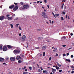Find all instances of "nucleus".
Wrapping results in <instances>:
<instances>
[{"mask_svg": "<svg viewBox=\"0 0 74 74\" xmlns=\"http://www.w3.org/2000/svg\"><path fill=\"white\" fill-rule=\"evenodd\" d=\"M29 70H32V67L29 66Z\"/></svg>", "mask_w": 74, "mask_h": 74, "instance_id": "nucleus-34", "label": "nucleus"}, {"mask_svg": "<svg viewBox=\"0 0 74 74\" xmlns=\"http://www.w3.org/2000/svg\"><path fill=\"white\" fill-rule=\"evenodd\" d=\"M71 68H74V66H71Z\"/></svg>", "mask_w": 74, "mask_h": 74, "instance_id": "nucleus-58", "label": "nucleus"}, {"mask_svg": "<svg viewBox=\"0 0 74 74\" xmlns=\"http://www.w3.org/2000/svg\"><path fill=\"white\" fill-rule=\"evenodd\" d=\"M66 0H63L62 1V2H66Z\"/></svg>", "mask_w": 74, "mask_h": 74, "instance_id": "nucleus-37", "label": "nucleus"}, {"mask_svg": "<svg viewBox=\"0 0 74 74\" xmlns=\"http://www.w3.org/2000/svg\"><path fill=\"white\" fill-rule=\"evenodd\" d=\"M43 56H45V52H43Z\"/></svg>", "mask_w": 74, "mask_h": 74, "instance_id": "nucleus-33", "label": "nucleus"}, {"mask_svg": "<svg viewBox=\"0 0 74 74\" xmlns=\"http://www.w3.org/2000/svg\"><path fill=\"white\" fill-rule=\"evenodd\" d=\"M42 38H41V37H39V38H38V39H40H40H41Z\"/></svg>", "mask_w": 74, "mask_h": 74, "instance_id": "nucleus-56", "label": "nucleus"}, {"mask_svg": "<svg viewBox=\"0 0 74 74\" xmlns=\"http://www.w3.org/2000/svg\"><path fill=\"white\" fill-rule=\"evenodd\" d=\"M56 69L57 70H59V69H60V68H59V66H58L57 67H56Z\"/></svg>", "mask_w": 74, "mask_h": 74, "instance_id": "nucleus-22", "label": "nucleus"}, {"mask_svg": "<svg viewBox=\"0 0 74 74\" xmlns=\"http://www.w3.org/2000/svg\"><path fill=\"white\" fill-rule=\"evenodd\" d=\"M63 56H66V54H63Z\"/></svg>", "mask_w": 74, "mask_h": 74, "instance_id": "nucleus-45", "label": "nucleus"}, {"mask_svg": "<svg viewBox=\"0 0 74 74\" xmlns=\"http://www.w3.org/2000/svg\"><path fill=\"white\" fill-rule=\"evenodd\" d=\"M57 66H58L59 67H61V65H60V64H59V63H58V62H57Z\"/></svg>", "mask_w": 74, "mask_h": 74, "instance_id": "nucleus-13", "label": "nucleus"}, {"mask_svg": "<svg viewBox=\"0 0 74 74\" xmlns=\"http://www.w3.org/2000/svg\"><path fill=\"white\" fill-rule=\"evenodd\" d=\"M62 14H63V15H65V14H66L65 12H62Z\"/></svg>", "mask_w": 74, "mask_h": 74, "instance_id": "nucleus-39", "label": "nucleus"}, {"mask_svg": "<svg viewBox=\"0 0 74 74\" xmlns=\"http://www.w3.org/2000/svg\"><path fill=\"white\" fill-rule=\"evenodd\" d=\"M2 7H3V5H1L0 6L1 8H2Z\"/></svg>", "mask_w": 74, "mask_h": 74, "instance_id": "nucleus-53", "label": "nucleus"}, {"mask_svg": "<svg viewBox=\"0 0 74 74\" xmlns=\"http://www.w3.org/2000/svg\"><path fill=\"white\" fill-rule=\"evenodd\" d=\"M18 28L20 30H22V28H21V27L20 26L18 27Z\"/></svg>", "mask_w": 74, "mask_h": 74, "instance_id": "nucleus-30", "label": "nucleus"}, {"mask_svg": "<svg viewBox=\"0 0 74 74\" xmlns=\"http://www.w3.org/2000/svg\"><path fill=\"white\" fill-rule=\"evenodd\" d=\"M37 30H38V31L41 30V29H37Z\"/></svg>", "mask_w": 74, "mask_h": 74, "instance_id": "nucleus-48", "label": "nucleus"}, {"mask_svg": "<svg viewBox=\"0 0 74 74\" xmlns=\"http://www.w3.org/2000/svg\"><path fill=\"white\" fill-rule=\"evenodd\" d=\"M69 55H70V54L69 53H66L67 56H68Z\"/></svg>", "mask_w": 74, "mask_h": 74, "instance_id": "nucleus-44", "label": "nucleus"}, {"mask_svg": "<svg viewBox=\"0 0 74 74\" xmlns=\"http://www.w3.org/2000/svg\"><path fill=\"white\" fill-rule=\"evenodd\" d=\"M14 4H15V5H17V4H18V3L15 2L14 3Z\"/></svg>", "mask_w": 74, "mask_h": 74, "instance_id": "nucleus-36", "label": "nucleus"}, {"mask_svg": "<svg viewBox=\"0 0 74 74\" xmlns=\"http://www.w3.org/2000/svg\"><path fill=\"white\" fill-rule=\"evenodd\" d=\"M8 19H12V18L10 17H8Z\"/></svg>", "mask_w": 74, "mask_h": 74, "instance_id": "nucleus-42", "label": "nucleus"}, {"mask_svg": "<svg viewBox=\"0 0 74 74\" xmlns=\"http://www.w3.org/2000/svg\"><path fill=\"white\" fill-rule=\"evenodd\" d=\"M39 47H35V49H39Z\"/></svg>", "mask_w": 74, "mask_h": 74, "instance_id": "nucleus-54", "label": "nucleus"}, {"mask_svg": "<svg viewBox=\"0 0 74 74\" xmlns=\"http://www.w3.org/2000/svg\"><path fill=\"white\" fill-rule=\"evenodd\" d=\"M19 36H21V34L20 33L19 34Z\"/></svg>", "mask_w": 74, "mask_h": 74, "instance_id": "nucleus-62", "label": "nucleus"}, {"mask_svg": "<svg viewBox=\"0 0 74 74\" xmlns=\"http://www.w3.org/2000/svg\"><path fill=\"white\" fill-rule=\"evenodd\" d=\"M62 48H60L59 49L60 51H62Z\"/></svg>", "mask_w": 74, "mask_h": 74, "instance_id": "nucleus-51", "label": "nucleus"}, {"mask_svg": "<svg viewBox=\"0 0 74 74\" xmlns=\"http://www.w3.org/2000/svg\"><path fill=\"white\" fill-rule=\"evenodd\" d=\"M37 3H40V1H37Z\"/></svg>", "mask_w": 74, "mask_h": 74, "instance_id": "nucleus-64", "label": "nucleus"}, {"mask_svg": "<svg viewBox=\"0 0 74 74\" xmlns=\"http://www.w3.org/2000/svg\"><path fill=\"white\" fill-rule=\"evenodd\" d=\"M73 55H71V58H73Z\"/></svg>", "mask_w": 74, "mask_h": 74, "instance_id": "nucleus-43", "label": "nucleus"}, {"mask_svg": "<svg viewBox=\"0 0 74 74\" xmlns=\"http://www.w3.org/2000/svg\"><path fill=\"white\" fill-rule=\"evenodd\" d=\"M70 35L71 36H72L73 35V34L72 33H71L70 34Z\"/></svg>", "mask_w": 74, "mask_h": 74, "instance_id": "nucleus-46", "label": "nucleus"}, {"mask_svg": "<svg viewBox=\"0 0 74 74\" xmlns=\"http://www.w3.org/2000/svg\"><path fill=\"white\" fill-rule=\"evenodd\" d=\"M2 47H3V45H0V49H1V50H2Z\"/></svg>", "mask_w": 74, "mask_h": 74, "instance_id": "nucleus-16", "label": "nucleus"}, {"mask_svg": "<svg viewBox=\"0 0 74 74\" xmlns=\"http://www.w3.org/2000/svg\"><path fill=\"white\" fill-rule=\"evenodd\" d=\"M66 37L65 36H63L62 37V38L61 39V40H62V39H63V38H64V39L66 38Z\"/></svg>", "mask_w": 74, "mask_h": 74, "instance_id": "nucleus-24", "label": "nucleus"}, {"mask_svg": "<svg viewBox=\"0 0 74 74\" xmlns=\"http://www.w3.org/2000/svg\"><path fill=\"white\" fill-rule=\"evenodd\" d=\"M44 2L46 4L47 3V0H44Z\"/></svg>", "mask_w": 74, "mask_h": 74, "instance_id": "nucleus-28", "label": "nucleus"}, {"mask_svg": "<svg viewBox=\"0 0 74 74\" xmlns=\"http://www.w3.org/2000/svg\"><path fill=\"white\" fill-rule=\"evenodd\" d=\"M18 6L17 5L15 6L14 8L13 9V10H14V11H16V10H18Z\"/></svg>", "mask_w": 74, "mask_h": 74, "instance_id": "nucleus-5", "label": "nucleus"}, {"mask_svg": "<svg viewBox=\"0 0 74 74\" xmlns=\"http://www.w3.org/2000/svg\"><path fill=\"white\" fill-rule=\"evenodd\" d=\"M52 14L53 15V16H54L55 17V14H54V13H53V12H52Z\"/></svg>", "mask_w": 74, "mask_h": 74, "instance_id": "nucleus-31", "label": "nucleus"}, {"mask_svg": "<svg viewBox=\"0 0 74 74\" xmlns=\"http://www.w3.org/2000/svg\"><path fill=\"white\" fill-rule=\"evenodd\" d=\"M42 14L43 17H44V18H45L46 17V14L44 12H42Z\"/></svg>", "mask_w": 74, "mask_h": 74, "instance_id": "nucleus-3", "label": "nucleus"}, {"mask_svg": "<svg viewBox=\"0 0 74 74\" xmlns=\"http://www.w3.org/2000/svg\"><path fill=\"white\" fill-rule=\"evenodd\" d=\"M55 16H56L57 17L58 16H59V14H56L55 15Z\"/></svg>", "mask_w": 74, "mask_h": 74, "instance_id": "nucleus-18", "label": "nucleus"}, {"mask_svg": "<svg viewBox=\"0 0 74 74\" xmlns=\"http://www.w3.org/2000/svg\"><path fill=\"white\" fill-rule=\"evenodd\" d=\"M6 60H9V58H6Z\"/></svg>", "mask_w": 74, "mask_h": 74, "instance_id": "nucleus-38", "label": "nucleus"}, {"mask_svg": "<svg viewBox=\"0 0 74 74\" xmlns=\"http://www.w3.org/2000/svg\"><path fill=\"white\" fill-rule=\"evenodd\" d=\"M23 7L24 8H22L23 10H24L25 8H26V9H27L29 8V5H23Z\"/></svg>", "mask_w": 74, "mask_h": 74, "instance_id": "nucleus-2", "label": "nucleus"}, {"mask_svg": "<svg viewBox=\"0 0 74 74\" xmlns=\"http://www.w3.org/2000/svg\"><path fill=\"white\" fill-rule=\"evenodd\" d=\"M4 59L3 58H0V62H4Z\"/></svg>", "mask_w": 74, "mask_h": 74, "instance_id": "nucleus-11", "label": "nucleus"}, {"mask_svg": "<svg viewBox=\"0 0 74 74\" xmlns=\"http://www.w3.org/2000/svg\"><path fill=\"white\" fill-rule=\"evenodd\" d=\"M66 61H67L68 62H69V63H70L71 62V61H70V60L69 59H66Z\"/></svg>", "mask_w": 74, "mask_h": 74, "instance_id": "nucleus-19", "label": "nucleus"}, {"mask_svg": "<svg viewBox=\"0 0 74 74\" xmlns=\"http://www.w3.org/2000/svg\"><path fill=\"white\" fill-rule=\"evenodd\" d=\"M47 42H51V41L49 40H47Z\"/></svg>", "mask_w": 74, "mask_h": 74, "instance_id": "nucleus-49", "label": "nucleus"}, {"mask_svg": "<svg viewBox=\"0 0 74 74\" xmlns=\"http://www.w3.org/2000/svg\"><path fill=\"white\" fill-rule=\"evenodd\" d=\"M18 62L19 63H21L22 62V61H21V60H19L18 61Z\"/></svg>", "mask_w": 74, "mask_h": 74, "instance_id": "nucleus-21", "label": "nucleus"}, {"mask_svg": "<svg viewBox=\"0 0 74 74\" xmlns=\"http://www.w3.org/2000/svg\"><path fill=\"white\" fill-rule=\"evenodd\" d=\"M7 49V47L4 46L3 47V51H6Z\"/></svg>", "mask_w": 74, "mask_h": 74, "instance_id": "nucleus-7", "label": "nucleus"}, {"mask_svg": "<svg viewBox=\"0 0 74 74\" xmlns=\"http://www.w3.org/2000/svg\"><path fill=\"white\" fill-rule=\"evenodd\" d=\"M21 58H21V57L20 56H17L16 57L17 60H19V59H21Z\"/></svg>", "mask_w": 74, "mask_h": 74, "instance_id": "nucleus-10", "label": "nucleus"}, {"mask_svg": "<svg viewBox=\"0 0 74 74\" xmlns=\"http://www.w3.org/2000/svg\"><path fill=\"white\" fill-rule=\"evenodd\" d=\"M51 59H52V57H50L49 58V60L51 61Z\"/></svg>", "mask_w": 74, "mask_h": 74, "instance_id": "nucleus-26", "label": "nucleus"}, {"mask_svg": "<svg viewBox=\"0 0 74 74\" xmlns=\"http://www.w3.org/2000/svg\"><path fill=\"white\" fill-rule=\"evenodd\" d=\"M56 51H57V48H55L53 50V52H55Z\"/></svg>", "mask_w": 74, "mask_h": 74, "instance_id": "nucleus-15", "label": "nucleus"}, {"mask_svg": "<svg viewBox=\"0 0 74 74\" xmlns=\"http://www.w3.org/2000/svg\"><path fill=\"white\" fill-rule=\"evenodd\" d=\"M51 69L52 70V72L53 73H54L56 71V69H54L53 68H52Z\"/></svg>", "mask_w": 74, "mask_h": 74, "instance_id": "nucleus-12", "label": "nucleus"}, {"mask_svg": "<svg viewBox=\"0 0 74 74\" xmlns=\"http://www.w3.org/2000/svg\"><path fill=\"white\" fill-rule=\"evenodd\" d=\"M48 64H49V65H51H51H52V64H49V63H48Z\"/></svg>", "mask_w": 74, "mask_h": 74, "instance_id": "nucleus-61", "label": "nucleus"}, {"mask_svg": "<svg viewBox=\"0 0 74 74\" xmlns=\"http://www.w3.org/2000/svg\"><path fill=\"white\" fill-rule=\"evenodd\" d=\"M71 48H72V47H70L68 49V50H70V49H71Z\"/></svg>", "mask_w": 74, "mask_h": 74, "instance_id": "nucleus-55", "label": "nucleus"}, {"mask_svg": "<svg viewBox=\"0 0 74 74\" xmlns=\"http://www.w3.org/2000/svg\"><path fill=\"white\" fill-rule=\"evenodd\" d=\"M46 72V71H45L44 70L43 71V73H45Z\"/></svg>", "mask_w": 74, "mask_h": 74, "instance_id": "nucleus-50", "label": "nucleus"}, {"mask_svg": "<svg viewBox=\"0 0 74 74\" xmlns=\"http://www.w3.org/2000/svg\"><path fill=\"white\" fill-rule=\"evenodd\" d=\"M74 73V71H72L71 72V73H72V74H73Z\"/></svg>", "mask_w": 74, "mask_h": 74, "instance_id": "nucleus-41", "label": "nucleus"}, {"mask_svg": "<svg viewBox=\"0 0 74 74\" xmlns=\"http://www.w3.org/2000/svg\"><path fill=\"white\" fill-rule=\"evenodd\" d=\"M3 64H7L5 63L4 62L3 63Z\"/></svg>", "mask_w": 74, "mask_h": 74, "instance_id": "nucleus-60", "label": "nucleus"}, {"mask_svg": "<svg viewBox=\"0 0 74 74\" xmlns=\"http://www.w3.org/2000/svg\"><path fill=\"white\" fill-rule=\"evenodd\" d=\"M10 16V15L9 14H8L7 15H6V17H8Z\"/></svg>", "mask_w": 74, "mask_h": 74, "instance_id": "nucleus-52", "label": "nucleus"}, {"mask_svg": "<svg viewBox=\"0 0 74 74\" xmlns=\"http://www.w3.org/2000/svg\"><path fill=\"white\" fill-rule=\"evenodd\" d=\"M28 73H29L28 72H23V74H28Z\"/></svg>", "mask_w": 74, "mask_h": 74, "instance_id": "nucleus-25", "label": "nucleus"}, {"mask_svg": "<svg viewBox=\"0 0 74 74\" xmlns=\"http://www.w3.org/2000/svg\"><path fill=\"white\" fill-rule=\"evenodd\" d=\"M10 60L11 61L14 62L15 60V57H11L10 58Z\"/></svg>", "mask_w": 74, "mask_h": 74, "instance_id": "nucleus-4", "label": "nucleus"}, {"mask_svg": "<svg viewBox=\"0 0 74 74\" xmlns=\"http://www.w3.org/2000/svg\"><path fill=\"white\" fill-rule=\"evenodd\" d=\"M14 5H12L9 6V8L10 9H12L13 8H14Z\"/></svg>", "mask_w": 74, "mask_h": 74, "instance_id": "nucleus-9", "label": "nucleus"}, {"mask_svg": "<svg viewBox=\"0 0 74 74\" xmlns=\"http://www.w3.org/2000/svg\"><path fill=\"white\" fill-rule=\"evenodd\" d=\"M19 25V24H16V27H18Z\"/></svg>", "mask_w": 74, "mask_h": 74, "instance_id": "nucleus-23", "label": "nucleus"}, {"mask_svg": "<svg viewBox=\"0 0 74 74\" xmlns=\"http://www.w3.org/2000/svg\"><path fill=\"white\" fill-rule=\"evenodd\" d=\"M7 47L10 49L11 48H12V47L10 46V45H8L7 46Z\"/></svg>", "mask_w": 74, "mask_h": 74, "instance_id": "nucleus-17", "label": "nucleus"}, {"mask_svg": "<svg viewBox=\"0 0 74 74\" xmlns=\"http://www.w3.org/2000/svg\"><path fill=\"white\" fill-rule=\"evenodd\" d=\"M26 39V36L25 35H23V38L22 39V41H25Z\"/></svg>", "mask_w": 74, "mask_h": 74, "instance_id": "nucleus-6", "label": "nucleus"}, {"mask_svg": "<svg viewBox=\"0 0 74 74\" xmlns=\"http://www.w3.org/2000/svg\"><path fill=\"white\" fill-rule=\"evenodd\" d=\"M38 71L39 72H40V73H41V70L40 69H38Z\"/></svg>", "mask_w": 74, "mask_h": 74, "instance_id": "nucleus-29", "label": "nucleus"}, {"mask_svg": "<svg viewBox=\"0 0 74 74\" xmlns=\"http://www.w3.org/2000/svg\"><path fill=\"white\" fill-rule=\"evenodd\" d=\"M10 25L11 26V28H13V25L12 24H10Z\"/></svg>", "mask_w": 74, "mask_h": 74, "instance_id": "nucleus-20", "label": "nucleus"}, {"mask_svg": "<svg viewBox=\"0 0 74 74\" xmlns=\"http://www.w3.org/2000/svg\"><path fill=\"white\" fill-rule=\"evenodd\" d=\"M16 49L17 50H14V52L15 53H20V51H21V49L19 48H17Z\"/></svg>", "mask_w": 74, "mask_h": 74, "instance_id": "nucleus-1", "label": "nucleus"}, {"mask_svg": "<svg viewBox=\"0 0 74 74\" xmlns=\"http://www.w3.org/2000/svg\"><path fill=\"white\" fill-rule=\"evenodd\" d=\"M47 49V46H44L42 47V50H44L46 49Z\"/></svg>", "mask_w": 74, "mask_h": 74, "instance_id": "nucleus-8", "label": "nucleus"}, {"mask_svg": "<svg viewBox=\"0 0 74 74\" xmlns=\"http://www.w3.org/2000/svg\"><path fill=\"white\" fill-rule=\"evenodd\" d=\"M21 5H23V2H21Z\"/></svg>", "mask_w": 74, "mask_h": 74, "instance_id": "nucleus-32", "label": "nucleus"}, {"mask_svg": "<svg viewBox=\"0 0 74 74\" xmlns=\"http://www.w3.org/2000/svg\"><path fill=\"white\" fill-rule=\"evenodd\" d=\"M64 4H63L62 5V6H61V7H62V8H62V9H63V6H64Z\"/></svg>", "mask_w": 74, "mask_h": 74, "instance_id": "nucleus-27", "label": "nucleus"}, {"mask_svg": "<svg viewBox=\"0 0 74 74\" xmlns=\"http://www.w3.org/2000/svg\"><path fill=\"white\" fill-rule=\"evenodd\" d=\"M47 7H48V8H49V5H47Z\"/></svg>", "mask_w": 74, "mask_h": 74, "instance_id": "nucleus-57", "label": "nucleus"}, {"mask_svg": "<svg viewBox=\"0 0 74 74\" xmlns=\"http://www.w3.org/2000/svg\"><path fill=\"white\" fill-rule=\"evenodd\" d=\"M62 46L63 47H66V45H62Z\"/></svg>", "mask_w": 74, "mask_h": 74, "instance_id": "nucleus-40", "label": "nucleus"}, {"mask_svg": "<svg viewBox=\"0 0 74 74\" xmlns=\"http://www.w3.org/2000/svg\"><path fill=\"white\" fill-rule=\"evenodd\" d=\"M59 72H60V73H61V72H62V70H59Z\"/></svg>", "mask_w": 74, "mask_h": 74, "instance_id": "nucleus-35", "label": "nucleus"}, {"mask_svg": "<svg viewBox=\"0 0 74 74\" xmlns=\"http://www.w3.org/2000/svg\"><path fill=\"white\" fill-rule=\"evenodd\" d=\"M33 68L34 69H35V67L34 66H33Z\"/></svg>", "mask_w": 74, "mask_h": 74, "instance_id": "nucleus-63", "label": "nucleus"}, {"mask_svg": "<svg viewBox=\"0 0 74 74\" xmlns=\"http://www.w3.org/2000/svg\"><path fill=\"white\" fill-rule=\"evenodd\" d=\"M20 56H21L23 57V55H22V54H20Z\"/></svg>", "mask_w": 74, "mask_h": 74, "instance_id": "nucleus-59", "label": "nucleus"}, {"mask_svg": "<svg viewBox=\"0 0 74 74\" xmlns=\"http://www.w3.org/2000/svg\"><path fill=\"white\" fill-rule=\"evenodd\" d=\"M40 69H41V70H43V69H42V66H41L40 67Z\"/></svg>", "mask_w": 74, "mask_h": 74, "instance_id": "nucleus-47", "label": "nucleus"}, {"mask_svg": "<svg viewBox=\"0 0 74 74\" xmlns=\"http://www.w3.org/2000/svg\"><path fill=\"white\" fill-rule=\"evenodd\" d=\"M5 17L4 16H1L0 17V19H4Z\"/></svg>", "mask_w": 74, "mask_h": 74, "instance_id": "nucleus-14", "label": "nucleus"}]
</instances>
